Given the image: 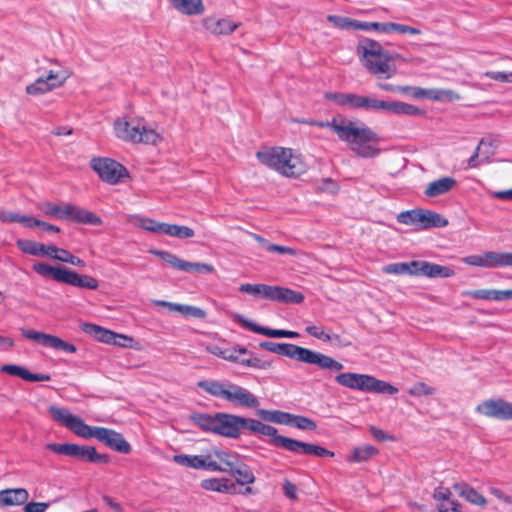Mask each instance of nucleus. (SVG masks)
I'll list each match as a JSON object with an SVG mask.
<instances>
[{
    "label": "nucleus",
    "instance_id": "nucleus-36",
    "mask_svg": "<svg viewBox=\"0 0 512 512\" xmlns=\"http://www.w3.org/2000/svg\"><path fill=\"white\" fill-rule=\"evenodd\" d=\"M453 488L461 497L472 504L483 506L486 503L484 496L466 483H455Z\"/></svg>",
    "mask_w": 512,
    "mask_h": 512
},
{
    "label": "nucleus",
    "instance_id": "nucleus-61",
    "mask_svg": "<svg viewBox=\"0 0 512 512\" xmlns=\"http://www.w3.org/2000/svg\"><path fill=\"white\" fill-rule=\"evenodd\" d=\"M154 303H155V305L160 306V307H167L171 311H177V312L181 313L183 316L185 314L186 305H184V304H177V303H172V302H168V301H164V300H156Z\"/></svg>",
    "mask_w": 512,
    "mask_h": 512
},
{
    "label": "nucleus",
    "instance_id": "nucleus-29",
    "mask_svg": "<svg viewBox=\"0 0 512 512\" xmlns=\"http://www.w3.org/2000/svg\"><path fill=\"white\" fill-rule=\"evenodd\" d=\"M457 184V181L453 177H442L435 181L430 182L424 191L425 196L429 198L444 195L452 190Z\"/></svg>",
    "mask_w": 512,
    "mask_h": 512
},
{
    "label": "nucleus",
    "instance_id": "nucleus-47",
    "mask_svg": "<svg viewBox=\"0 0 512 512\" xmlns=\"http://www.w3.org/2000/svg\"><path fill=\"white\" fill-rule=\"evenodd\" d=\"M356 30L370 31L374 30L379 33H388V22H365L357 20Z\"/></svg>",
    "mask_w": 512,
    "mask_h": 512
},
{
    "label": "nucleus",
    "instance_id": "nucleus-40",
    "mask_svg": "<svg viewBox=\"0 0 512 512\" xmlns=\"http://www.w3.org/2000/svg\"><path fill=\"white\" fill-rule=\"evenodd\" d=\"M378 453V449L372 445H365L363 447H355L352 454L348 456L347 461L360 463L369 460L371 457Z\"/></svg>",
    "mask_w": 512,
    "mask_h": 512
},
{
    "label": "nucleus",
    "instance_id": "nucleus-23",
    "mask_svg": "<svg viewBox=\"0 0 512 512\" xmlns=\"http://www.w3.org/2000/svg\"><path fill=\"white\" fill-rule=\"evenodd\" d=\"M324 97L335 105L348 109L359 110L362 95L355 93L327 92Z\"/></svg>",
    "mask_w": 512,
    "mask_h": 512
},
{
    "label": "nucleus",
    "instance_id": "nucleus-10",
    "mask_svg": "<svg viewBox=\"0 0 512 512\" xmlns=\"http://www.w3.org/2000/svg\"><path fill=\"white\" fill-rule=\"evenodd\" d=\"M335 381L344 387L364 392L396 394L398 389L388 382L378 380L373 376L359 373H341L335 377Z\"/></svg>",
    "mask_w": 512,
    "mask_h": 512
},
{
    "label": "nucleus",
    "instance_id": "nucleus-34",
    "mask_svg": "<svg viewBox=\"0 0 512 512\" xmlns=\"http://www.w3.org/2000/svg\"><path fill=\"white\" fill-rule=\"evenodd\" d=\"M228 473L235 477L236 482L239 485H247L255 482V476L251 468L247 464L242 462L240 459Z\"/></svg>",
    "mask_w": 512,
    "mask_h": 512
},
{
    "label": "nucleus",
    "instance_id": "nucleus-22",
    "mask_svg": "<svg viewBox=\"0 0 512 512\" xmlns=\"http://www.w3.org/2000/svg\"><path fill=\"white\" fill-rule=\"evenodd\" d=\"M463 262L470 266L482 268H499V252L486 251L482 254L469 255Z\"/></svg>",
    "mask_w": 512,
    "mask_h": 512
},
{
    "label": "nucleus",
    "instance_id": "nucleus-11",
    "mask_svg": "<svg viewBox=\"0 0 512 512\" xmlns=\"http://www.w3.org/2000/svg\"><path fill=\"white\" fill-rule=\"evenodd\" d=\"M114 131L119 139L132 143L155 145L161 140L159 133L154 129L139 123L134 124L133 121H127L124 118H119L114 122Z\"/></svg>",
    "mask_w": 512,
    "mask_h": 512
},
{
    "label": "nucleus",
    "instance_id": "nucleus-12",
    "mask_svg": "<svg viewBox=\"0 0 512 512\" xmlns=\"http://www.w3.org/2000/svg\"><path fill=\"white\" fill-rule=\"evenodd\" d=\"M366 112H388L395 115H422L424 111L419 107L401 101H384L370 96H362L360 109Z\"/></svg>",
    "mask_w": 512,
    "mask_h": 512
},
{
    "label": "nucleus",
    "instance_id": "nucleus-45",
    "mask_svg": "<svg viewBox=\"0 0 512 512\" xmlns=\"http://www.w3.org/2000/svg\"><path fill=\"white\" fill-rule=\"evenodd\" d=\"M289 425L294 426L301 430H310V431L315 430L317 427L316 423L312 419L305 417V416L294 415V414H292V418L290 420Z\"/></svg>",
    "mask_w": 512,
    "mask_h": 512
},
{
    "label": "nucleus",
    "instance_id": "nucleus-58",
    "mask_svg": "<svg viewBox=\"0 0 512 512\" xmlns=\"http://www.w3.org/2000/svg\"><path fill=\"white\" fill-rule=\"evenodd\" d=\"M438 512H461V505L457 500L445 501L437 504Z\"/></svg>",
    "mask_w": 512,
    "mask_h": 512
},
{
    "label": "nucleus",
    "instance_id": "nucleus-32",
    "mask_svg": "<svg viewBox=\"0 0 512 512\" xmlns=\"http://www.w3.org/2000/svg\"><path fill=\"white\" fill-rule=\"evenodd\" d=\"M418 220L420 229H429L432 227L443 228L448 225L447 219L430 210L419 209Z\"/></svg>",
    "mask_w": 512,
    "mask_h": 512
},
{
    "label": "nucleus",
    "instance_id": "nucleus-20",
    "mask_svg": "<svg viewBox=\"0 0 512 512\" xmlns=\"http://www.w3.org/2000/svg\"><path fill=\"white\" fill-rule=\"evenodd\" d=\"M234 320L237 323H239L240 325H242L243 327L248 328L249 330H251V331H253L255 333H258V334H261V335H265L267 337L291 338V339L299 337V333L298 332L290 331V330L271 329V328L263 327V326H260V325H258L256 323H253V322L247 320L246 318H244L242 315H239V314L235 315Z\"/></svg>",
    "mask_w": 512,
    "mask_h": 512
},
{
    "label": "nucleus",
    "instance_id": "nucleus-62",
    "mask_svg": "<svg viewBox=\"0 0 512 512\" xmlns=\"http://www.w3.org/2000/svg\"><path fill=\"white\" fill-rule=\"evenodd\" d=\"M184 316L185 317L202 319V318H204L206 316V312L203 309L199 308V307L191 306V305H186Z\"/></svg>",
    "mask_w": 512,
    "mask_h": 512
},
{
    "label": "nucleus",
    "instance_id": "nucleus-27",
    "mask_svg": "<svg viewBox=\"0 0 512 512\" xmlns=\"http://www.w3.org/2000/svg\"><path fill=\"white\" fill-rule=\"evenodd\" d=\"M29 493L25 488H13L0 491V506H19L26 504Z\"/></svg>",
    "mask_w": 512,
    "mask_h": 512
},
{
    "label": "nucleus",
    "instance_id": "nucleus-26",
    "mask_svg": "<svg viewBox=\"0 0 512 512\" xmlns=\"http://www.w3.org/2000/svg\"><path fill=\"white\" fill-rule=\"evenodd\" d=\"M1 371L30 382L49 381L51 379L49 374L32 373L26 368L14 364L3 365Z\"/></svg>",
    "mask_w": 512,
    "mask_h": 512
},
{
    "label": "nucleus",
    "instance_id": "nucleus-21",
    "mask_svg": "<svg viewBox=\"0 0 512 512\" xmlns=\"http://www.w3.org/2000/svg\"><path fill=\"white\" fill-rule=\"evenodd\" d=\"M173 460L180 465L210 471V469H219L209 454L206 455H185L178 454Z\"/></svg>",
    "mask_w": 512,
    "mask_h": 512
},
{
    "label": "nucleus",
    "instance_id": "nucleus-53",
    "mask_svg": "<svg viewBox=\"0 0 512 512\" xmlns=\"http://www.w3.org/2000/svg\"><path fill=\"white\" fill-rule=\"evenodd\" d=\"M250 357L246 361V367H252L260 370H267L271 368L272 362L261 360L258 357L253 356V353L249 354Z\"/></svg>",
    "mask_w": 512,
    "mask_h": 512
},
{
    "label": "nucleus",
    "instance_id": "nucleus-35",
    "mask_svg": "<svg viewBox=\"0 0 512 512\" xmlns=\"http://www.w3.org/2000/svg\"><path fill=\"white\" fill-rule=\"evenodd\" d=\"M454 274V270L448 266L423 261L422 276L428 278H449L454 276Z\"/></svg>",
    "mask_w": 512,
    "mask_h": 512
},
{
    "label": "nucleus",
    "instance_id": "nucleus-37",
    "mask_svg": "<svg viewBox=\"0 0 512 512\" xmlns=\"http://www.w3.org/2000/svg\"><path fill=\"white\" fill-rule=\"evenodd\" d=\"M412 96L416 99L427 97L432 100H452L455 96V93L451 90L444 89H422V88H414V93Z\"/></svg>",
    "mask_w": 512,
    "mask_h": 512
},
{
    "label": "nucleus",
    "instance_id": "nucleus-48",
    "mask_svg": "<svg viewBox=\"0 0 512 512\" xmlns=\"http://www.w3.org/2000/svg\"><path fill=\"white\" fill-rule=\"evenodd\" d=\"M169 231H170V236L176 237L179 239H188V238L194 237V235H195L194 230L191 229L190 227L180 226V225H176V224H172L171 229H169Z\"/></svg>",
    "mask_w": 512,
    "mask_h": 512
},
{
    "label": "nucleus",
    "instance_id": "nucleus-39",
    "mask_svg": "<svg viewBox=\"0 0 512 512\" xmlns=\"http://www.w3.org/2000/svg\"><path fill=\"white\" fill-rule=\"evenodd\" d=\"M39 209L45 216L53 217L59 220H65L66 215L68 214L67 204L60 206L52 202H44L39 205Z\"/></svg>",
    "mask_w": 512,
    "mask_h": 512
},
{
    "label": "nucleus",
    "instance_id": "nucleus-49",
    "mask_svg": "<svg viewBox=\"0 0 512 512\" xmlns=\"http://www.w3.org/2000/svg\"><path fill=\"white\" fill-rule=\"evenodd\" d=\"M395 31L402 34H412V35H418L421 34V30L412 26L394 23V22H388V33Z\"/></svg>",
    "mask_w": 512,
    "mask_h": 512
},
{
    "label": "nucleus",
    "instance_id": "nucleus-33",
    "mask_svg": "<svg viewBox=\"0 0 512 512\" xmlns=\"http://www.w3.org/2000/svg\"><path fill=\"white\" fill-rule=\"evenodd\" d=\"M256 415L265 422L289 425L292 414L281 410L258 409Z\"/></svg>",
    "mask_w": 512,
    "mask_h": 512
},
{
    "label": "nucleus",
    "instance_id": "nucleus-55",
    "mask_svg": "<svg viewBox=\"0 0 512 512\" xmlns=\"http://www.w3.org/2000/svg\"><path fill=\"white\" fill-rule=\"evenodd\" d=\"M451 496L452 492L450 491V489L443 486H438L437 488L434 489L433 492V498L437 502V504L452 500Z\"/></svg>",
    "mask_w": 512,
    "mask_h": 512
},
{
    "label": "nucleus",
    "instance_id": "nucleus-54",
    "mask_svg": "<svg viewBox=\"0 0 512 512\" xmlns=\"http://www.w3.org/2000/svg\"><path fill=\"white\" fill-rule=\"evenodd\" d=\"M135 224L143 230L155 233L157 221L142 216H134Z\"/></svg>",
    "mask_w": 512,
    "mask_h": 512
},
{
    "label": "nucleus",
    "instance_id": "nucleus-38",
    "mask_svg": "<svg viewBox=\"0 0 512 512\" xmlns=\"http://www.w3.org/2000/svg\"><path fill=\"white\" fill-rule=\"evenodd\" d=\"M190 420L200 427L203 431L212 432L215 434L216 431V423H217V413L214 415L206 414V413H193L190 416Z\"/></svg>",
    "mask_w": 512,
    "mask_h": 512
},
{
    "label": "nucleus",
    "instance_id": "nucleus-13",
    "mask_svg": "<svg viewBox=\"0 0 512 512\" xmlns=\"http://www.w3.org/2000/svg\"><path fill=\"white\" fill-rule=\"evenodd\" d=\"M46 448L54 453L70 456L84 462L105 464L110 460L109 455L97 453L92 446H80L74 443H49Z\"/></svg>",
    "mask_w": 512,
    "mask_h": 512
},
{
    "label": "nucleus",
    "instance_id": "nucleus-52",
    "mask_svg": "<svg viewBox=\"0 0 512 512\" xmlns=\"http://www.w3.org/2000/svg\"><path fill=\"white\" fill-rule=\"evenodd\" d=\"M251 352L245 347L227 348L224 360L237 363L239 356H246Z\"/></svg>",
    "mask_w": 512,
    "mask_h": 512
},
{
    "label": "nucleus",
    "instance_id": "nucleus-15",
    "mask_svg": "<svg viewBox=\"0 0 512 512\" xmlns=\"http://www.w3.org/2000/svg\"><path fill=\"white\" fill-rule=\"evenodd\" d=\"M21 333L23 337H25L26 339L32 340L38 344H41L44 347H48L54 350H59L71 354L77 351V348L74 344L66 342L61 338L51 334H46L43 332L29 330L25 328L21 329Z\"/></svg>",
    "mask_w": 512,
    "mask_h": 512
},
{
    "label": "nucleus",
    "instance_id": "nucleus-9",
    "mask_svg": "<svg viewBox=\"0 0 512 512\" xmlns=\"http://www.w3.org/2000/svg\"><path fill=\"white\" fill-rule=\"evenodd\" d=\"M239 291L252 295L256 298L286 304H300L304 300V295L301 292L281 286L246 283L239 286Z\"/></svg>",
    "mask_w": 512,
    "mask_h": 512
},
{
    "label": "nucleus",
    "instance_id": "nucleus-56",
    "mask_svg": "<svg viewBox=\"0 0 512 512\" xmlns=\"http://www.w3.org/2000/svg\"><path fill=\"white\" fill-rule=\"evenodd\" d=\"M434 389L423 382H418L410 388L409 394L412 396H424L433 394Z\"/></svg>",
    "mask_w": 512,
    "mask_h": 512
},
{
    "label": "nucleus",
    "instance_id": "nucleus-14",
    "mask_svg": "<svg viewBox=\"0 0 512 512\" xmlns=\"http://www.w3.org/2000/svg\"><path fill=\"white\" fill-rule=\"evenodd\" d=\"M91 165L99 177L109 184H117L127 175V169L122 164L109 158H95Z\"/></svg>",
    "mask_w": 512,
    "mask_h": 512
},
{
    "label": "nucleus",
    "instance_id": "nucleus-8",
    "mask_svg": "<svg viewBox=\"0 0 512 512\" xmlns=\"http://www.w3.org/2000/svg\"><path fill=\"white\" fill-rule=\"evenodd\" d=\"M32 270L43 278H50L56 282L70 285L76 288L97 290L99 281L88 274H80L63 266H51L44 262H37Z\"/></svg>",
    "mask_w": 512,
    "mask_h": 512
},
{
    "label": "nucleus",
    "instance_id": "nucleus-44",
    "mask_svg": "<svg viewBox=\"0 0 512 512\" xmlns=\"http://www.w3.org/2000/svg\"><path fill=\"white\" fill-rule=\"evenodd\" d=\"M254 238L260 243H262L268 252H277L280 254H289L292 256H295L297 254L295 249L287 246L268 243L263 237L259 235H254Z\"/></svg>",
    "mask_w": 512,
    "mask_h": 512
},
{
    "label": "nucleus",
    "instance_id": "nucleus-64",
    "mask_svg": "<svg viewBox=\"0 0 512 512\" xmlns=\"http://www.w3.org/2000/svg\"><path fill=\"white\" fill-rule=\"evenodd\" d=\"M283 492L284 495L289 499H296L297 498V488L296 486L289 480H285L283 484Z\"/></svg>",
    "mask_w": 512,
    "mask_h": 512
},
{
    "label": "nucleus",
    "instance_id": "nucleus-4",
    "mask_svg": "<svg viewBox=\"0 0 512 512\" xmlns=\"http://www.w3.org/2000/svg\"><path fill=\"white\" fill-rule=\"evenodd\" d=\"M261 349L269 352L296 359L300 362L313 364L321 369L330 371H341L344 366L330 356L300 347L291 343H276L271 341H263L259 344Z\"/></svg>",
    "mask_w": 512,
    "mask_h": 512
},
{
    "label": "nucleus",
    "instance_id": "nucleus-24",
    "mask_svg": "<svg viewBox=\"0 0 512 512\" xmlns=\"http://www.w3.org/2000/svg\"><path fill=\"white\" fill-rule=\"evenodd\" d=\"M67 210L68 214L65 220L90 225H100L102 223V220L98 216L81 207L67 204Z\"/></svg>",
    "mask_w": 512,
    "mask_h": 512
},
{
    "label": "nucleus",
    "instance_id": "nucleus-50",
    "mask_svg": "<svg viewBox=\"0 0 512 512\" xmlns=\"http://www.w3.org/2000/svg\"><path fill=\"white\" fill-rule=\"evenodd\" d=\"M383 272L386 274H395V275H402L407 274L409 275V267L407 266L406 262H400V263H391L388 265H385L383 267Z\"/></svg>",
    "mask_w": 512,
    "mask_h": 512
},
{
    "label": "nucleus",
    "instance_id": "nucleus-28",
    "mask_svg": "<svg viewBox=\"0 0 512 512\" xmlns=\"http://www.w3.org/2000/svg\"><path fill=\"white\" fill-rule=\"evenodd\" d=\"M84 331L93 336L96 340L108 344L112 343L121 345L119 342L116 341V338H121L130 341L132 340L131 338H128L123 335H118L96 324H85Z\"/></svg>",
    "mask_w": 512,
    "mask_h": 512
},
{
    "label": "nucleus",
    "instance_id": "nucleus-41",
    "mask_svg": "<svg viewBox=\"0 0 512 512\" xmlns=\"http://www.w3.org/2000/svg\"><path fill=\"white\" fill-rule=\"evenodd\" d=\"M17 247L25 254L32 256H44V244L28 239H19Z\"/></svg>",
    "mask_w": 512,
    "mask_h": 512
},
{
    "label": "nucleus",
    "instance_id": "nucleus-43",
    "mask_svg": "<svg viewBox=\"0 0 512 512\" xmlns=\"http://www.w3.org/2000/svg\"><path fill=\"white\" fill-rule=\"evenodd\" d=\"M201 487L208 491L223 493L227 490L226 478H210L201 482Z\"/></svg>",
    "mask_w": 512,
    "mask_h": 512
},
{
    "label": "nucleus",
    "instance_id": "nucleus-7",
    "mask_svg": "<svg viewBox=\"0 0 512 512\" xmlns=\"http://www.w3.org/2000/svg\"><path fill=\"white\" fill-rule=\"evenodd\" d=\"M356 52L363 66L373 75L384 77L386 79L392 77L393 71L390 67L392 57L379 42L362 37L356 46Z\"/></svg>",
    "mask_w": 512,
    "mask_h": 512
},
{
    "label": "nucleus",
    "instance_id": "nucleus-31",
    "mask_svg": "<svg viewBox=\"0 0 512 512\" xmlns=\"http://www.w3.org/2000/svg\"><path fill=\"white\" fill-rule=\"evenodd\" d=\"M204 25L206 29L214 35L231 34L238 28V23H235L228 18L218 20L207 18L204 20Z\"/></svg>",
    "mask_w": 512,
    "mask_h": 512
},
{
    "label": "nucleus",
    "instance_id": "nucleus-18",
    "mask_svg": "<svg viewBox=\"0 0 512 512\" xmlns=\"http://www.w3.org/2000/svg\"><path fill=\"white\" fill-rule=\"evenodd\" d=\"M243 423L244 417L228 413H217L215 434L233 439L239 438L243 429Z\"/></svg>",
    "mask_w": 512,
    "mask_h": 512
},
{
    "label": "nucleus",
    "instance_id": "nucleus-3",
    "mask_svg": "<svg viewBox=\"0 0 512 512\" xmlns=\"http://www.w3.org/2000/svg\"><path fill=\"white\" fill-rule=\"evenodd\" d=\"M243 429H247L253 434L267 436L272 446L295 454L315 455L318 457L334 456V452L325 447L279 435L278 430L274 426L265 424L260 420L244 417Z\"/></svg>",
    "mask_w": 512,
    "mask_h": 512
},
{
    "label": "nucleus",
    "instance_id": "nucleus-16",
    "mask_svg": "<svg viewBox=\"0 0 512 512\" xmlns=\"http://www.w3.org/2000/svg\"><path fill=\"white\" fill-rule=\"evenodd\" d=\"M150 252L180 271L188 273H212L214 271V267L210 264L185 261L169 251L151 250Z\"/></svg>",
    "mask_w": 512,
    "mask_h": 512
},
{
    "label": "nucleus",
    "instance_id": "nucleus-30",
    "mask_svg": "<svg viewBox=\"0 0 512 512\" xmlns=\"http://www.w3.org/2000/svg\"><path fill=\"white\" fill-rule=\"evenodd\" d=\"M171 6L183 15L197 16L204 13L202 0H168Z\"/></svg>",
    "mask_w": 512,
    "mask_h": 512
},
{
    "label": "nucleus",
    "instance_id": "nucleus-19",
    "mask_svg": "<svg viewBox=\"0 0 512 512\" xmlns=\"http://www.w3.org/2000/svg\"><path fill=\"white\" fill-rule=\"evenodd\" d=\"M67 79V75L55 72V71H49L47 76L45 77H39L36 79L33 83L28 85L26 87V92L29 95H39L44 94L49 91H52L53 89L60 87L64 84V82Z\"/></svg>",
    "mask_w": 512,
    "mask_h": 512
},
{
    "label": "nucleus",
    "instance_id": "nucleus-59",
    "mask_svg": "<svg viewBox=\"0 0 512 512\" xmlns=\"http://www.w3.org/2000/svg\"><path fill=\"white\" fill-rule=\"evenodd\" d=\"M49 506L48 502H29L25 504L23 512H46Z\"/></svg>",
    "mask_w": 512,
    "mask_h": 512
},
{
    "label": "nucleus",
    "instance_id": "nucleus-46",
    "mask_svg": "<svg viewBox=\"0 0 512 512\" xmlns=\"http://www.w3.org/2000/svg\"><path fill=\"white\" fill-rule=\"evenodd\" d=\"M419 209L407 210L397 216V221L401 224L419 227Z\"/></svg>",
    "mask_w": 512,
    "mask_h": 512
},
{
    "label": "nucleus",
    "instance_id": "nucleus-6",
    "mask_svg": "<svg viewBox=\"0 0 512 512\" xmlns=\"http://www.w3.org/2000/svg\"><path fill=\"white\" fill-rule=\"evenodd\" d=\"M197 386L209 395L223 399L234 406L257 408L260 402L248 389L230 381L202 380Z\"/></svg>",
    "mask_w": 512,
    "mask_h": 512
},
{
    "label": "nucleus",
    "instance_id": "nucleus-51",
    "mask_svg": "<svg viewBox=\"0 0 512 512\" xmlns=\"http://www.w3.org/2000/svg\"><path fill=\"white\" fill-rule=\"evenodd\" d=\"M305 331L310 336L322 340L324 342L331 341V334L326 333L321 326L309 325L305 328Z\"/></svg>",
    "mask_w": 512,
    "mask_h": 512
},
{
    "label": "nucleus",
    "instance_id": "nucleus-2",
    "mask_svg": "<svg viewBox=\"0 0 512 512\" xmlns=\"http://www.w3.org/2000/svg\"><path fill=\"white\" fill-rule=\"evenodd\" d=\"M49 413L52 419L82 438H96L110 449L123 454L131 452V445L123 435L105 427H91L80 417L70 413L67 408L51 405Z\"/></svg>",
    "mask_w": 512,
    "mask_h": 512
},
{
    "label": "nucleus",
    "instance_id": "nucleus-25",
    "mask_svg": "<svg viewBox=\"0 0 512 512\" xmlns=\"http://www.w3.org/2000/svg\"><path fill=\"white\" fill-rule=\"evenodd\" d=\"M213 461L219 469H210V471H219L228 473L233 466L237 464L239 456L235 453L215 449L209 453Z\"/></svg>",
    "mask_w": 512,
    "mask_h": 512
},
{
    "label": "nucleus",
    "instance_id": "nucleus-42",
    "mask_svg": "<svg viewBox=\"0 0 512 512\" xmlns=\"http://www.w3.org/2000/svg\"><path fill=\"white\" fill-rule=\"evenodd\" d=\"M327 21L332 23L336 28L347 30V29H353L356 30V24L357 20L352 19L345 16H339V15H328Z\"/></svg>",
    "mask_w": 512,
    "mask_h": 512
},
{
    "label": "nucleus",
    "instance_id": "nucleus-60",
    "mask_svg": "<svg viewBox=\"0 0 512 512\" xmlns=\"http://www.w3.org/2000/svg\"><path fill=\"white\" fill-rule=\"evenodd\" d=\"M490 146H492L491 143L486 142L484 139H481V141L477 145L474 153H477V156L480 157L482 159V161L489 162L490 157L492 156L493 152L484 153V148L490 147Z\"/></svg>",
    "mask_w": 512,
    "mask_h": 512
},
{
    "label": "nucleus",
    "instance_id": "nucleus-17",
    "mask_svg": "<svg viewBox=\"0 0 512 512\" xmlns=\"http://www.w3.org/2000/svg\"><path fill=\"white\" fill-rule=\"evenodd\" d=\"M476 412L489 418L512 420V403L503 399H489L476 407Z\"/></svg>",
    "mask_w": 512,
    "mask_h": 512
},
{
    "label": "nucleus",
    "instance_id": "nucleus-1",
    "mask_svg": "<svg viewBox=\"0 0 512 512\" xmlns=\"http://www.w3.org/2000/svg\"><path fill=\"white\" fill-rule=\"evenodd\" d=\"M300 123L319 128H328L333 131L338 139L347 144L349 149L361 158H375L381 150L377 146L379 136L366 124L346 119L337 114L331 121H319L303 119Z\"/></svg>",
    "mask_w": 512,
    "mask_h": 512
},
{
    "label": "nucleus",
    "instance_id": "nucleus-5",
    "mask_svg": "<svg viewBox=\"0 0 512 512\" xmlns=\"http://www.w3.org/2000/svg\"><path fill=\"white\" fill-rule=\"evenodd\" d=\"M256 157L261 164L286 177L296 178L306 172V165L290 148L264 147L256 152Z\"/></svg>",
    "mask_w": 512,
    "mask_h": 512
},
{
    "label": "nucleus",
    "instance_id": "nucleus-63",
    "mask_svg": "<svg viewBox=\"0 0 512 512\" xmlns=\"http://www.w3.org/2000/svg\"><path fill=\"white\" fill-rule=\"evenodd\" d=\"M485 76L500 82H511L510 72L488 71Z\"/></svg>",
    "mask_w": 512,
    "mask_h": 512
},
{
    "label": "nucleus",
    "instance_id": "nucleus-57",
    "mask_svg": "<svg viewBox=\"0 0 512 512\" xmlns=\"http://www.w3.org/2000/svg\"><path fill=\"white\" fill-rule=\"evenodd\" d=\"M464 295L469 296L473 299L493 300L495 290L478 289L473 291H467Z\"/></svg>",
    "mask_w": 512,
    "mask_h": 512
}]
</instances>
